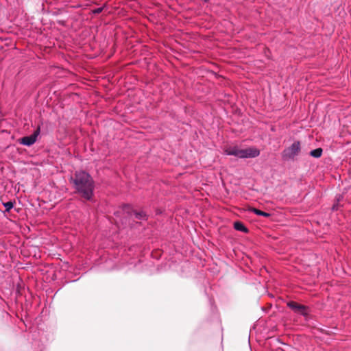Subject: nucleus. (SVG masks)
Here are the masks:
<instances>
[{"instance_id":"obj_2","label":"nucleus","mask_w":351,"mask_h":351,"mask_svg":"<svg viewBox=\"0 0 351 351\" xmlns=\"http://www.w3.org/2000/svg\"><path fill=\"white\" fill-rule=\"evenodd\" d=\"M300 152V143L299 141L294 142L291 146L286 148L282 154V158L285 160L293 159Z\"/></svg>"},{"instance_id":"obj_13","label":"nucleus","mask_w":351,"mask_h":351,"mask_svg":"<svg viewBox=\"0 0 351 351\" xmlns=\"http://www.w3.org/2000/svg\"><path fill=\"white\" fill-rule=\"evenodd\" d=\"M209 1V0H204V1H205V2H207V1Z\"/></svg>"},{"instance_id":"obj_8","label":"nucleus","mask_w":351,"mask_h":351,"mask_svg":"<svg viewBox=\"0 0 351 351\" xmlns=\"http://www.w3.org/2000/svg\"><path fill=\"white\" fill-rule=\"evenodd\" d=\"M322 149L321 148H317L311 151L310 155L314 158H319L322 156Z\"/></svg>"},{"instance_id":"obj_5","label":"nucleus","mask_w":351,"mask_h":351,"mask_svg":"<svg viewBox=\"0 0 351 351\" xmlns=\"http://www.w3.org/2000/svg\"><path fill=\"white\" fill-rule=\"evenodd\" d=\"M224 152L226 155L234 156L241 158V149L238 146H230L225 149Z\"/></svg>"},{"instance_id":"obj_6","label":"nucleus","mask_w":351,"mask_h":351,"mask_svg":"<svg viewBox=\"0 0 351 351\" xmlns=\"http://www.w3.org/2000/svg\"><path fill=\"white\" fill-rule=\"evenodd\" d=\"M289 306L293 310H295L296 312L300 313L302 314L305 313V307L304 306L298 305V304L295 302H290L289 303Z\"/></svg>"},{"instance_id":"obj_12","label":"nucleus","mask_w":351,"mask_h":351,"mask_svg":"<svg viewBox=\"0 0 351 351\" xmlns=\"http://www.w3.org/2000/svg\"><path fill=\"white\" fill-rule=\"evenodd\" d=\"M103 10V8H99L93 10L94 14H99Z\"/></svg>"},{"instance_id":"obj_7","label":"nucleus","mask_w":351,"mask_h":351,"mask_svg":"<svg viewBox=\"0 0 351 351\" xmlns=\"http://www.w3.org/2000/svg\"><path fill=\"white\" fill-rule=\"evenodd\" d=\"M234 228L239 231H241L243 232H247V229L245 227V226L242 223L239 221H237L234 223Z\"/></svg>"},{"instance_id":"obj_4","label":"nucleus","mask_w":351,"mask_h":351,"mask_svg":"<svg viewBox=\"0 0 351 351\" xmlns=\"http://www.w3.org/2000/svg\"><path fill=\"white\" fill-rule=\"evenodd\" d=\"M39 134V129H38L36 131L34 132V134H32L30 136L23 137L20 139L19 142L21 144L26 146H31L32 145L37 139V136Z\"/></svg>"},{"instance_id":"obj_9","label":"nucleus","mask_w":351,"mask_h":351,"mask_svg":"<svg viewBox=\"0 0 351 351\" xmlns=\"http://www.w3.org/2000/svg\"><path fill=\"white\" fill-rule=\"evenodd\" d=\"M251 210H252L254 213L256 214L257 215L263 216V217H269V216H270V214H269V213H265V212L262 211V210H258V209H257V208H252V209H251Z\"/></svg>"},{"instance_id":"obj_10","label":"nucleus","mask_w":351,"mask_h":351,"mask_svg":"<svg viewBox=\"0 0 351 351\" xmlns=\"http://www.w3.org/2000/svg\"><path fill=\"white\" fill-rule=\"evenodd\" d=\"M5 210L9 212L14 206V203L11 201L3 204Z\"/></svg>"},{"instance_id":"obj_11","label":"nucleus","mask_w":351,"mask_h":351,"mask_svg":"<svg viewBox=\"0 0 351 351\" xmlns=\"http://www.w3.org/2000/svg\"><path fill=\"white\" fill-rule=\"evenodd\" d=\"M135 217L138 219H145L146 215L144 212H136L134 213Z\"/></svg>"},{"instance_id":"obj_1","label":"nucleus","mask_w":351,"mask_h":351,"mask_svg":"<svg viewBox=\"0 0 351 351\" xmlns=\"http://www.w3.org/2000/svg\"><path fill=\"white\" fill-rule=\"evenodd\" d=\"M73 183L77 192L84 198L86 199H91L93 194L94 183L88 173L84 171L76 172Z\"/></svg>"},{"instance_id":"obj_3","label":"nucleus","mask_w":351,"mask_h":351,"mask_svg":"<svg viewBox=\"0 0 351 351\" xmlns=\"http://www.w3.org/2000/svg\"><path fill=\"white\" fill-rule=\"evenodd\" d=\"M241 158H252L259 156L260 151L254 147H250L245 149H241Z\"/></svg>"}]
</instances>
